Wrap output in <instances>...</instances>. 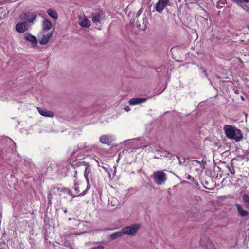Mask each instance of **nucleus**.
<instances>
[{"mask_svg": "<svg viewBox=\"0 0 249 249\" xmlns=\"http://www.w3.org/2000/svg\"><path fill=\"white\" fill-rule=\"evenodd\" d=\"M133 22L140 30L144 31L147 28L146 17L145 15L142 16L139 18H134Z\"/></svg>", "mask_w": 249, "mask_h": 249, "instance_id": "7ed1b4c3", "label": "nucleus"}, {"mask_svg": "<svg viewBox=\"0 0 249 249\" xmlns=\"http://www.w3.org/2000/svg\"><path fill=\"white\" fill-rule=\"evenodd\" d=\"M73 188L74 189V191H75L76 195H78V194L81 193L80 191V189H79V184H78V182L76 181V180L74 182V186L73 187Z\"/></svg>", "mask_w": 249, "mask_h": 249, "instance_id": "393cba45", "label": "nucleus"}, {"mask_svg": "<svg viewBox=\"0 0 249 249\" xmlns=\"http://www.w3.org/2000/svg\"><path fill=\"white\" fill-rule=\"evenodd\" d=\"M227 1L226 0H219L217 1L216 3V7L218 9H221L223 7L225 4H226Z\"/></svg>", "mask_w": 249, "mask_h": 249, "instance_id": "5701e85b", "label": "nucleus"}, {"mask_svg": "<svg viewBox=\"0 0 249 249\" xmlns=\"http://www.w3.org/2000/svg\"><path fill=\"white\" fill-rule=\"evenodd\" d=\"M0 249H6L5 248H0Z\"/></svg>", "mask_w": 249, "mask_h": 249, "instance_id": "de8ad7c7", "label": "nucleus"}, {"mask_svg": "<svg viewBox=\"0 0 249 249\" xmlns=\"http://www.w3.org/2000/svg\"><path fill=\"white\" fill-rule=\"evenodd\" d=\"M19 17L22 20L27 21L30 23H33L37 17V15L31 12H26L21 14Z\"/></svg>", "mask_w": 249, "mask_h": 249, "instance_id": "423d86ee", "label": "nucleus"}, {"mask_svg": "<svg viewBox=\"0 0 249 249\" xmlns=\"http://www.w3.org/2000/svg\"><path fill=\"white\" fill-rule=\"evenodd\" d=\"M223 130L226 136L236 142L241 141L243 138L242 131L231 125L226 124L224 126Z\"/></svg>", "mask_w": 249, "mask_h": 249, "instance_id": "f257e3e1", "label": "nucleus"}, {"mask_svg": "<svg viewBox=\"0 0 249 249\" xmlns=\"http://www.w3.org/2000/svg\"><path fill=\"white\" fill-rule=\"evenodd\" d=\"M15 29L18 33H24L28 29V24L26 22H18L16 25Z\"/></svg>", "mask_w": 249, "mask_h": 249, "instance_id": "9b49d317", "label": "nucleus"}, {"mask_svg": "<svg viewBox=\"0 0 249 249\" xmlns=\"http://www.w3.org/2000/svg\"><path fill=\"white\" fill-rule=\"evenodd\" d=\"M78 148L77 149L74 150L72 153H71V157L73 156L75 153L78 151Z\"/></svg>", "mask_w": 249, "mask_h": 249, "instance_id": "e433bc0d", "label": "nucleus"}, {"mask_svg": "<svg viewBox=\"0 0 249 249\" xmlns=\"http://www.w3.org/2000/svg\"><path fill=\"white\" fill-rule=\"evenodd\" d=\"M88 191V190L86 189V190H84L83 192H82L80 194H79L78 195H73L72 193L71 192V191H69V194L71 196H72V197H75L77 196H84L86 194L87 192Z\"/></svg>", "mask_w": 249, "mask_h": 249, "instance_id": "4be33fe9", "label": "nucleus"}, {"mask_svg": "<svg viewBox=\"0 0 249 249\" xmlns=\"http://www.w3.org/2000/svg\"><path fill=\"white\" fill-rule=\"evenodd\" d=\"M195 162H197V163H200V162L197 160H194Z\"/></svg>", "mask_w": 249, "mask_h": 249, "instance_id": "49530a36", "label": "nucleus"}, {"mask_svg": "<svg viewBox=\"0 0 249 249\" xmlns=\"http://www.w3.org/2000/svg\"><path fill=\"white\" fill-rule=\"evenodd\" d=\"M1 19V18H0V20Z\"/></svg>", "mask_w": 249, "mask_h": 249, "instance_id": "09e8293b", "label": "nucleus"}, {"mask_svg": "<svg viewBox=\"0 0 249 249\" xmlns=\"http://www.w3.org/2000/svg\"><path fill=\"white\" fill-rule=\"evenodd\" d=\"M165 156L171 159L173 157V155H172V154L169 152H167V155H166Z\"/></svg>", "mask_w": 249, "mask_h": 249, "instance_id": "f704fd0d", "label": "nucleus"}, {"mask_svg": "<svg viewBox=\"0 0 249 249\" xmlns=\"http://www.w3.org/2000/svg\"><path fill=\"white\" fill-rule=\"evenodd\" d=\"M140 226L139 224H133L130 226L124 227L122 229L124 234L134 236L137 233L140 229Z\"/></svg>", "mask_w": 249, "mask_h": 249, "instance_id": "20e7f679", "label": "nucleus"}, {"mask_svg": "<svg viewBox=\"0 0 249 249\" xmlns=\"http://www.w3.org/2000/svg\"><path fill=\"white\" fill-rule=\"evenodd\" d=\"M187 213L189 217L196 219L200 215V210L196 207H194L188 211Z\"/></svg>", "mask_w": 249, "mask_h": 249, "instance_id": "f8f14e48", "label": "nucleus"}, {"mask_svg": "<svg viewBox=\"0 0 249 249\" xmlns=\"http://www.w3.org/2000/svg\"><path fill=\"white\" fill-rule=\"evenodd\" d=\"M245 206L247 209H249V203L245 204Z\"/></svg>", "mask_w": 249, "mask_h": 249, "instance_id": "ea45409f", "label": "nucleus"}, {"mask_svg": "<svg viewBox=\"0 0 249 249\" xmlns=\"http://www.w3.org/2000/svg\"><path fill=\"white\" fill-rule=\"evenodd\" d=\"M243 201L245 204L249 203V196L248 194H244L243 196Z\"/></svg>", "mask_w": 249, "mask_h": 249, "instance_id": "bb28decb", "label": "nucleus"}, {"mask_svg": "<svg viewBox=\"0 0 249 249\" xmlns=\"http://www.w3.org/2000/svg\"><path fill=\"white\" fill-rule=\"evenodd\" d=\"M181 183L183 184H186V183H188L189 182L187 181H182Z\"/></svg>", "mask_w": 249, "mask_h": 249, "instance_id": "37998d69", "label": "nucleus"}, {"mask_svg": "<svg viewBox=\"0 0 249 249\" xmlns=\"http://www.w3.org/2000/svg\"><path fill=\"white\" fill-rule=\"evenodd\" d=\"M231 1L235 2L240 6H242L244 3H247L249 2V0H231Z\"/></svg>", "mask_w": 249, "mask_h": 249, "instance_id": "b1692460", "label": "nucleus"}, {"mask_svg": "<svg viewBox=\"0 0 249 249\" xmlns=\"http://www.w3.org/2000/svg\"><path fill=\"white\" fill-rule=\"evenodd\" d=\"M201 244H202V249H215L214 244L210 241H207L206 243L203 245L202 239L200 240Z\"/></svg>", "mask_w": 249, "mask_h": 249, "instance_id": "aec40b11", "label": "nucleus"}, {"mask_svg": "<svg viewBox=\"0 0 249 249\" xmlns=\"http://www.w3.org/2000/svg\"><path fill=\"white\" fill-rule=\"evenodd\" d=\"M53 33H49L47 34V35H43V38L39 40V43L41 45H44L47 44L50 37L52 36Z\"/></svg>", "mask_w": 249, "mask_h": 249, "instance_id": "f3484780", "label": "nucleus"}, {"mask_svg": "<svg viewBox=\"0 0 249 249\" xmlns=\"http://www.w3.org/2000/svg\"><path fill=\"white\" fill-rule=\"evenodd\" d=\"M43 30L47 31L50 30L52 27V24L51 21L47 19H44L42 23Z\"/></svg>", "mask_w": 249, "mask_h": 249, "instance_id": "a211bd4d", "label": "nucleus"}, {"mask_svg": "<svg viewBox=\"0 0 249 249\" xmlns=\"http://www.w3.org/2000/svg\"><path fill=\"white\" fill-rule=\"evenodd\" d=\"M47 198L48 199V203L51 204V199H52V194L51 193H48Z\"/></svg>", "mask_w": 249, "mask_h": 249, "instance_id": "473e14b6", "label": "nucleus"}, {"mask_svg": "<svg viewBox=\"0 0 249 249\" xmlns=\"http://www.w3.org/2000/svg\"><path fill=\"white\" fill-rule=\"evenodd\" d=\"M199 69H200V70H201V71H202V73H204V74H205V77H206L207 79H208V80H210V79L209 78V77H208V74H207V72H206V70H205V69H204L203 67H199Z\"/></svg>", "mask_w": 249, "mask_h": 249, "instance_id": "cd10ccee", "label": "nucleus"}, {"mask_svg": "<svg viewBox=\"0 0 249 249\" xmlns=\"http://www.w3.org/2000/svg\"><path fill=\"white\" fill-rule=\"evenodd\" d=\"M233 90H234V92L235 94H239V91H238V89H233Z\"/></svg>", "mask_w": 249, "mask_h": 249, "instance_id": "4c0bfd02", "label": "nucleus"}, {"mask_svg": "<svg viewBox=\"0 0 249 249\" xmlns=\"http://www.w3.org/2000/svg\"><path fill=\"white\" fill-rule=\"evenodd\" d=\"M124 110L126 111V112H128L130 110V108L128 106H125L124 107Z\"/></svg>", "mask_w": 249, "mask_h": 249, "instance_id": "c9c22d12", "label": "nucleus"}, {"mask_svg": "<svg viewBox=\"0 0 249 249\" xmlns=\"http://www.w3.org/2000/svg\"><path fill=\"white\" fill-rule=\"evenodd\" d=\"M194 199L197 202H199L202 200L201 198L199 196L197 195L194 196Z\"/></svg>", "mask_w": 249, "mask_h": 249, "instance_id": "c85d7f7f", "label": "nucleus"}, {"mask_svg": "<svg viewBox=\"0 0 249 249\" xmlns=\"http://www.w3.org/2000/svg\"><path fill=\"white\" fill-rule=\"evenodd\" d=\"M24 39L30 42L33 47L37 46L38 42L36 37L30 33H26L24 35Z\"/></svg>", "mask_w": 249, "mask_h": 249, "instance_id": "0eeeda50", "label": "nucleus"}, {"mask_svg": "<svg viewBox=\"0 0 249 249\" xmlns=\"http://www.w3.org/2000/svg\"><path fill=\"white\" fill-rule=\"evenodd\" d=\"M103 15L102 11L97 13H92L91 18L93 23L97 24L100 23L101 18Z\"/></svg>", "mask_w": 249, "mask_h": 249, "instance_id": "ddd939ff", "label": "nucleus"}, {"mask_svg": "<svg viewBox=\"0 0 249 249\" xmlns=\"http://www.w3.org/2000/svg\"><path fill=\"white\" fill-rule=\"evenodd\" d=\"M78 23L82 27L88 28L90 26V21L86 17L83 18L81 16H79Z\"/></svg>", "mask_w": 249, "mask_h": 249, "instance_id": "4468645a", "label": "nucleus"}, {"mask_svg": "<svg viewBox=\"0 0 249 249\" xmlns=\"http://www.w3.org/2000/svg\"><path fill=\"white\" fill-rule=\"evenodd\" d=\"M47 14L49 15V16L51 17L53 19L56 20L58 18V14L57 12L53 9H49L47 11Z\"/></svg>", "mask_w": 249, "mask_h": 249, "instance_id": "6ab92c4d", "label": "nucleus"}, {"mask_svg": "<svg viewBox=\"0 0 249 249\" xmlns=\"http://www.w3.org/2000/svg\"><path fill=\"white\" fill-rule=\"evenodd\" d=\"M65 245L66 246H67V247H69V246H70V244H69V243H68V242H66L65 243Z\"/></svg>", "mask_w": 249, "mask_h": 249, "instance_id": "79ce46f5", "label": "nucleus"}, {"mask_svg": "<svg viewBox=\"0 0 249 249\" xmlns=\"http://www.w3.org/2000/svg\"><path fill=\"white\" fill-rule=\"evenodd\" d=\"M147 99V98H134L129 100V103L130 105H134L145 102Z\"/></svg>", "mask_w": 249, "mask_h": 249, "instance_id": "dca6fc26", "label": "nucleus"}, {"mask_svg": "<svg viewBox=\"0 0 249 249\" xmlns=\"http://www.w3.org/2000/svg\"><path fill=\"white\" fill-rule=\"evenodd\" d=\"M142 10L141 9H140L137 12V15L135 18H139L141 17V16H140V15L142 14Z\"/></svg>", "mask_w": 249, "mask_h": 249, "instance_id": "72a5a7b5", "label": "nucleus"}, {"mask_svg": "<svg viewBox=\"0 0 249 249\" xmlns=\"http://www.w3.org/2000/svg\"><path fill=\"white\" fill-rule=\"evenodd\" d=\"M80 165H83L86 166L84 172V177L85 178L87 183V186L86 189L88 190L90 188V186L89 185V178L90 176L91 175L90 165L89 164V163H87L85 161L78 162V166H79Z\"/></svg>", "mask_w": 249, "mask_h": 249, "instance_id": "39448f33", "label": "nucleus"}, {"mask_svg": "<svg viewBox=\"0 0 249 249\" xmlns=\"http://www.w3.org/2000/svg\"><path fill=\"white\" fill-rule=\"evenodd\" d=\"M201 18L204 19V20L206 22H207L208 21V19L206 18H204V17H202Z\"/></svg>", "mask_w": 249, "mask_h": 249, "instance_id": "c03bdc74", "label": "nucleus"}, {"mask_svg": "<svg viewBox=\"0 0 249 249\" xmlns=\"http://www.w3.org/2000/svg\"><path fill=\"white\" fill-rule=\"evenodd\" d=\"M37 110L39 114L43 116L49 117H53L54 116V113L52 111L42 109L39 107H37Z\"/></svg>", "mask_w": 249, "mask_h": 249, "instance_id": "2eb2a0df", "label": "nucleus"}, {"mask_svg": "<svg viewBox=\"0 0 249 249\" xmlns=\"http://www.w3.org/2000/svg\"><path fill=\"white\" fill-rule=\"evenodd\" d=\"M104 247L102 245H99L97 247H92L89 249H104Z\"/></svg>", "mask_w": 249, "mask_h": 249, "instance_id": "2f4dec72", "label": "nucleus"}, {"mask_svg": "<svg viewBox=\"0 0 249 249\" xmlns=\"http://www.w3.org/2000/svg\"><path fill=\"white\" fill-rule=\"evenodd\" d=\"M153 179L156 184L162 185L167 179L166 175L162 171L155 172L153 174Z\"/></svg>", "mask_w": 249, "mask_h": 249, "instance_id": "f03ea898", "label": "nucleus"}, {"mask_svg": "<svg viewBox=\"0 0 249 249\" xmlns=\"http://www.w3.org/2000/svg\"><path fill=\"white\" fill-rule=\"evenodd\" d=\"M74 161H73L72 164H71L72 166H74L75 165L77 164V163H76L75 164H74Z\"/></svg>", "mask_w": 249, "mask_h": 249, "instance_id": "a18cd8bd", "label": "nucleus"}, {"mask_svg": "<svg viewBox=\"0 0 249 249\" xmlns=\"http://www.w3.org/2000/svg\"><path fill=\"white\" fill-rule=\"evenodd\" d=\"M124 234L122 230L120 231L116 232L110 236V238L111 240H114L118 237H121Z\"/></svg>", "mask_w": 249, "mask_h": 249, "instance_id": "412c9836", "label": "nucleus"}, {"mask_svg": "<svg viewBox=\"0 0 249 249\" xmlns=\"http://www.w3.org/2000/svg\"><path fill=\"white\" fill-rule=\"evenodd\" d=\"M77 171L76 170V171H75V174H74V177L75 178H76L77 177Z\"/></svg>", "mask_w": 249, "mask_h": 249, "instance_id": "a19ab883", "label": "nucleus"}, {"mask_svg": "<svg viewBox=\"0 0 249 249\" xmlns=\"http://www.w3.org/2000/svg\"><path fill=\"white\" fill-rule=\"evenodd\" d=\"M241 7L243 8L244 10L249 13V6L244 4H243V5Z\"/></svg>", "mask_w": 249, "mask_h": 249, "instance_id": "7c9ffc66", "label": "nucleus"}, {"mask_svg": "<svg viewBox=\"0 0 249 249\" xmlns=\"http://www.w3.org/2000/svg\"><path fill=\"white\" fill-rule=\"evenodd\" d=\"M231 166H227V168L228 169L229 172L232 175H234L235 174V170L234 169V166L233 165V163H231Z\"/></svg>", "mask_w": 249, "mask_h": 249, "instance_id": "a878e982", "label": "nucleus"}, {"mask_svg": "<svg viewBox=\"0 0 249 249\" xmlns=\"http://www.w3.org/2000/svg\"><path fill=\"white\" fill-rule=\"evenodd\" d=\"M235 206L237 209L238 216L245 218L246 219L249 218V212L244 209L241 204L236 203Z\"/></svg>", "mask_w": 249, "mask_h": 249, "instance_id": "6e6552de", "label": "nucleus"}, {"mask_svg": "<svg viewBox=\"0 0 249 249\" xmlns=\"http://www.w3.org/2000/svg\"><path fill=\"white\" fill-rule=\"evenodd\" d=\"M114 141V137L108 135H102L99 139V141L101 143L106 144L108 145H112V143Z\"/></svg>", "mask_w": 249, "mask_h": 249, "instance_id": "9d476101", "label": "nucleus"}, {"mask_svg": "<svg viewBox=\"0 0 249 249\" xmlns=\"http://www.w3.org/2000/svg\"><path fill=\"white\" fill-rule=\"evenodd\" d=\"M195 182V184L196 186L198 187L199 186L198 182L195 180V181H193Z\"/></svg>", "mask_w": 249, "mask_h": 249, "instance_id": "58836bf2", "label": "nucleus"}, {"mask_svg": "<svg viewBox=\"0 0 249 249\" xmlns=\"http://www.w3.org/2000/svg\"><path fill=\"white\" fill-rule=\"evenodd\" d=\"M185 178L188 180H192L193 181H195L194 178L193 177H192L191 175H188V174L186 175V177H185Z\"/></svg>", "mask_w": 249, "mask_h": 249, "instance_id": "c756f323", "label": "nucleus"}, {"mask_svg": "<svg viewBox=\"0 0 249 249\" xmlns=\"http://www.w3.org/2000/svg\"><path fill=\"white\" fill-rule=\"evenodd\" d=\"M169 2V0H159L155 6V10L161 13Z\"/></svg>", "mask_w": 249, "mask_h": 249, "instance_id": "1a4fd4ad", "label": "nucleus"}]
</instances>
